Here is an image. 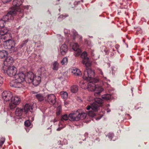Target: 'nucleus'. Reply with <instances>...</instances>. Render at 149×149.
Returning <instances> with one entry per match:
<instances>
[{"instance_id":"nucleus-6","label":"nucleus","mask_w":149,"mask_h":149,"mask_svg":"<svg viewBox=\"0 0 149 149\" xmlns=\"http://www.w3.org/2000/svg\"><path fill=\"white\" fill-rule=\"evenodd\" d=\"M22 2L21 0H14L13 2V5L14 7H15L14 10H14L17 13L16 14L14 15H18L19 17L22 18L23 16L24 11L23 9H19L18 11L17 10L16 7H17L20 6L22 3Z\"/></svg>"},{"instance_id":"nucleus-27","label":"nucleus","mask_w":149,"mask_h":149,"mask_svg":"<svg viewBox=\"0 0 149 149\" xmlns=\"http://www.w3.org/2000/svg\"><path fill=\"white\" fill-rule=\"evenodd\" d=\"M79 110L80 113H79V117H80V119L82 120L86 118V114L85 113L82 112L81 110Z\"/></svg>"},{"instance_id":"nucleus-30","label":"nucleus","mask_w":149,"mask_h":149,"mask_svg":"<svg viewBox=\"0 0 149 149\" xmlns=\"http://www.w3.org/2000/svg\"><path fill=\"white\" fill-rule=\"evenodd\" d=\"M72 49L74 51L77 50L78 49H80L79 48V46L77 43H74L72 45Z\"/></svg>"},{"instance_id":"nucleus-15","label":"nucleus","mask_w":149,"mask_h":149,"mask_svg":"<svg viewBox=\"0 0 149 149\" xmlns=\"http://www.w3.org/2000/svg\"><path fill=\"white\" fill-rule=\"evenodd\" d=\"M12 38L11 34L8 32L5 34L1 36V39H2V41L0 43V45L2 44L5 41H7L11 39ZM1 39V38H0Z\"/></svg>"},{"instance_id":"nucleus-36","label":"nucleus","mask_w":149,"mask_h":149,"mask_svg":"<svg viewBox=\"0 0 149 149\" xmlns=\"http://www.w3.org/2000/svg\"><path fill=\"white\" fill-rule=\"evenodd\" d=\"M5 141V139L4 138H1L0 139V146H1L4 143Z\"/></svg>"},{"instance_id":"nucleus-41","label":"nucleus","mask_w":149,"mask_h":149,"mask_svg":"<svg viewBox=\"0 0 149 149\" xmlns=\"http://www.w3.org/2000/svg\"><path fill=\"white\" fill-rule=\"evenodd\" d=\"M76 36V34H75L73 36L72 38L73 40H74L75 38V36Z\"/></svg>"},{"instance_id":"nucleus-45","label":"nucleus","mask_w":149,"mask_h":149,"mask_svg":"<svg viewBox=\"0 0 149 149\" xmlns=\"http://www.w3.org/2000/svg\"><path fill=\"white\" fill-rule=\"evenodd\" d=\"M26 8V6H24V8Z\"/></svg>"},{"instance_id":"nucleus-16","label":"nucleus","mask_w":149,"mask_h":149,"mask_svg":"<svg viewBox=\"0 0 149 149\" xmlns=\"http://www.w3.org/2000/svg\"><path fill=\"white\" fill-rule=\"evenodd\" d=\"M34 74L32 72L27 73L26 76L25 75L24 81L27 83H30L32 81Z\"/></svg>"},{"instance_id":"nucleus-2","label":"nucleus","mask_w":149,"mask_h":149,"mask_svg":"<svg viewBox=\"0 0 149 149\" xmlns=\"http://www.w3.org/2000/svg\"><path fill=\"white\" fill-rule=\"evenodd\" d=\"M102 100L98 98H97L94 99V102L91 104V106L88 105L86 107L88 115L91 117H95V119L96 120L100 119L102 117V116H97L96 114L93 111H97L99 107L102 106L103 104Z\"/></svg>"},{"instance_id":"nucleus-38","label":"nucleus","mask_w":149,"mask_h":149,"mask_svg":"<svg viewBox=\"0 0 149 149\" xmlns=\"http://www.w3.org/2000/svg\"><path fill=\"white\" fill-rule=\"evenodd\" d=\"M3 78L1 76H0V86H1L3 84Z\"/></svg>"},{"instance_id":"nucleus-23","label":"nucleus","mask_w":149,"mask_h":149,"mask_svg":"<svg viewBox=\"0 0 149 149\" xmlns=\"http://www.w3.org/2000/svg\"><path fill=\"white\" fill-rule=\"evenodd\" d=\"M36 99L39 102H42L44 100L45 97L42 94H38L35 95Z\"/></svg>"},{"instance_id":"nucleus-1","label":"nucleus","mask_w":149,"mask_h":149,"mask_svg":"<svg viewBox=\"0 0 149 149\" xmlns=\"http://www.w3.org/2000/svg\"><path fill=\"white\" fill-rule=\"evenodd\" d=\"M81 57L82 59V63L85 65L86 70L84 72L83 78L85 80L90 81L92 80L94 77L95 72L93 71L90 68L91 63L89 58L87 57V53L84 52L81 54Z\"/></svg>"},{"instance_id":"nucleus-4","label":"nucleus","mask_w":149,"mask_h":149,"mask_svg":"<svg viewBox=\"0 0 149 149\" xmlns=\"http://www.w3.org/2000/svg\"><path fill=\"white\" fill-rule=\"evenodd\" d=\"M5 49L9 50L11 52H16L17 48L15 47V43L14 40L11 39L9 40L5 41L3 44Z\"/></svg>"},{"instance_id":"nucleus-31","label":"nucleus","mask_w":149,"mask_h":149,"mask_svg":"<svg viewBox=\"0 0 149 149\" xmlns=\"http://www.w3.org/2000/svg\"><path fill=\"white\" fill-rule=\"evenodd\" d=\"M68 62V58L66 57L64 58L61 61V63L62 65L67 64Z\"/></svg>"},{"instance_id":"nucleus-12","label":"nucleus","mask_w":149,"mask_h":149,"mask_svg":"<svg viewBox=\"0 0 149 149\" xmlns=\"http://www.w3.org/2000/svg\"><path fill=\"white\" fill-rule=\"evenodd\" d=\"M45 102H47L50 104H54L56 102V97L53 94L48 95L45 99Z\"/></svg>"},{"instance_id":"nucleus-13","label":"nucleus","mask_w":149,"mask_h":149,"mask_svg":"<svg viewBox=\"0 0 149 149\" xmlns=\"http://www.w3.org/2000/svg\"><path fill=\"white\" fill-rule=\"evenodd\" d=\"M25 77V75L23 72H20L16 74L14 77L15 79L23 83L24 81Z\"/></svg>"},{"instance_id":"nucleus-11","label":"nucleus","mask_w":149,"mask_h":149,"mask_svg":"<svg viewBox=\"0 0 149 149\" xmlns=\"http://www.w3.org/2000/svg\"><path fill=\"white\" fill-rule=\"evenodd\" d=\"M80 110H78L76 112L73 113L69 114V120L71 121H78L80 119L79 116Z\"/></svg>"},{"instance_id":"nucleus-28","label":"nucleus","mask_w":149,"mask_h":149,"mask_svg":"<svg viewBox=\"0 0 149 149\" xmlns=\"http://www.w3.org/2000/svg\"><path fill=\"white\" fill-rule=\"evenodd\" d=\"M111 97L110 95L107 94L104 95H103L102 96V98L104 100H109Z\"/></svg>"},{"instance_id":"nucleus-37","label":"nucleus","mask_w":149,"mask_h":149,"mask_svg":"<svg viewBox=\"0 0 149 149\" xmlns=\"http://www.w3.org/2000/svg\"><path fill=\"white\" fill-rule=\"evenodd\" d=\"M61 112V109H59V108H58L57 111L56 112V115L57 116H59Z\"/></svg>"},{"instance_id":"nucleus-33","label":"nucleus","mask_w":149,"mask_h":149,"mask_svg":"<svg viewBox=\"0 0 149 149\" xmlns=\"http://www.w3.org/2000/svg\"><path fill=\"white\" fill-rule=\"evenodd\" d=\"M28 41V39L26 40H25L23 41L22 42V43L21 44L20 46L21 48H22L23 47L24 45H26V44Z\"/></svg>"},{"instance_id":"nucleus-22","label":"nucleus","mask_w":149,"mask_h":149,"mask_svg":"<svg viewBox=\"0 0 149 149\" xmlns=\"http://www.w3.org/2000/svg\"><path fill=\"white\" fill-rule=\"evenodd\" d=\"M8 55V52L6 51L3 50L0 51V58H4Z\"/></svg>"},{"instance_id":"nucleus-29","label":"nucleus","mask_w":149,"mask_h":149,"mask_svg":"<svg viewBox=\"0 0 149 149\" xmlns=\"http://www.w3.org/2000/svg\"><path fill=\"white\" fill-rule=\"evenodd\" d=\"M59 63L56 62H55L53 64V70H57L58 69Z\"/></svg>"},{"instance_id":"nucleus-17","label":"nucleus","mask_w":149,"mask_h":149,"mask_svg":"<svg viewBox=\"0 0 149 149\" xmlns=\"http://www.w3.org/2000/svg\"><path fill=\"white\" fill-rule=\"evenodd\" d=\"M4 58V64L5 66H10L13 64V60L11 57L10 56H8L7 55Z\"/></svg>"},{"instance_id":"nucleus-24","label":"nucleus","mask_w":149,"mask_h":149,"mask_svg":"<svg viewBox=\"0 0 149 149\" xmlns=\"http://www.w3.org/2000/svg\"><path fill=\"white\" fill-rule=\"evenodd\" d=\"M71 91L74 93L77 92L78 90V87L77 85H73L70 88Z\"/></svg>"},{"instance_id":"nucleus-47","label":"nucleus","mask_w":149,"mask_h":149,"mask_svg":"<svg viewBox=\"0 0 149 149\" xmlns=\"http://www.w3.org/2000/svg\"><path fill=\"white\" fill-rule=\"evenodd\" d=\"M66 141V139H65L64 140V141Z\"/></svg>"},{"instance_id":"nucleus-5","label":"nucleus","mask_w":149,"mask_h":149,"mask_svg":"<svg viewBox=\"0 0 149 149\" xmlns=\"http://www.w3.org/2000/svg\"><path fill=\"white\" fill-rule=\"evenodd\" d=\"M32 105H29L26 104L25 105L24 109L17 108L15 111V114L16 116H21L23 113L26 114L29 110L31 111V110L32 109Z\"/></svg>"},{"instance_id":"nucleus-26","label":"nucleus","mask_w":149,"mask_h":149,"mask_svg":"<svg viewBox=\"0 0 149 149\" xmlns=\"http://www.w3.org/2000/svg\"><path fill=\"white\" fill-rule=\"evenodd\" d=\"M61 97L64 99H66L68 97V94L66 92L62 91L60 92Z\"/></svg>"},{"instance_id":"nucleus-10","label":"nucleus","mask_w":149,"mask_h":149,"mask_svg":"<svg viewBox=\"0 0 149 149\" xmlns=\"http://www.w3.org/2000/svg\"><path fill=\"white\" fill-rule=\"evenodd\" d=\"M17 72V69L13 66H10L7 68L6 72L9 77L15 76Z\"/></svg>"},{"instance_id":"nucleus-7","label":"nucleus","mask_w":149,"mask_h":149,"mask_svg":"<svg viewBox=\"0 0 149 149\" xmlns=\"http://www.w3.org/2000/svg\"><path fill=\"white\" fill-rule=\"evenodd\" d=\"M88 88L89 90L95 92L94 95L95 96L99 95L103 90L101 86L93 84L89 85Z\"/></svg>"},{"instance_id":"nucleus-8","label":"nucleus","mask_w":149,"mask_h":149,"mask_svg":"<svg viewBox=\"0 0 149 149\" xmlns=\"http://www.w3.org/2000/svg\"><path fill=\"white\" fill-rule=\"evenodd\" d=\"M20 98L18 96H15L14 97H13L9 102V105L10 109H12L15 108L17 105L20 103Z\"/></svg>"},{"instance_id":"nucleus-44","label":"nucleus","mask_w":149,"mask_h":149,"mask_svg":"<svg viewBox=\"0 0 149 149\" xmlns=\"http://www.w3.org/2000/svg\"><path fill=\"white\" fill-rule=\"evenodd\" d=\"M57 131H59V130H60V129L59 128H58L57 129Z\"/></svg>"},{"instance_id":"nucleus-21","label":"nucleus","mask_w":149,"mask_h":149,"mask_svg":"<svg viewBox=\"0 0 149 149\" xmlns=\"http://www.w3.org/2000/svg\"><path fill=\"white\" fill-rule=\"evenodd\" d=\"M72 72L75 75L80 76L82 74L80 70L76 68H74L72 70Z\"/></svg>"},{"instance_id":"nucleus-3","label":"nucleus","mask_w":149,"mask_h":149,"mask_svg":"<svg viewBox=\"0 0 149 149\" xmlns=\"http://www.w3.org/2000/svg\"><path fill=\"white\" fill-rule=\"evenodd\" d=\"M17 13L14 10H10L7 15H4L3 17L0 19V28L4 27L6 22L8 20L14 19L13 16Z\"/></svg>"},{"instance_id":"nucleus-42","label":"nucleus","mask_w":149,"mask_h":149,"mask_svg":"<svg viewBox=\"0 0 149 149\" xmlns=\"http://www.w3.org/2000/svg\"><path fill=\"white\" fill-rule=\"evenodd\" d=\"M57 121V120L56 119H54V122L55 123Z\"/></svg>"},{"instance_id":"nucleus-19","label":"nucleus","mask_w":149,"mask_h":149,"mask_svg":"<svg viewBox=\"0 0 149 149\" xmlns=\"http://www.w3.org/2000/svg\"><path fill=\"white\" fill-rule=\"evenodd\" d=\"M68 50L67 47L65 44L63 45L60 48V52L63 55H65Z\"/></svg>"},{"instance_id":"nucleus-43","label":"nucleus","mask_w":149,"mask_h":149,"mask_svg":"<svg viewBox=\"0 0 149 149\" xmlns=\"http://www.w3.org/2000/svg\"><path fill=\"white\" fill-rule=\"evenodd\" d=\"M63 17V15H60L59 17V18H61V17Z\"/></svg>"},{"instance_id":"nucleus-9","label":"nucleus","mask_w":149,"mask_h":149,"mask_svg":"<svg viewBox=\"0 0 149 149\" xmlns=\"http://www.w3.org/2000/svg\"><path fill=\"white\" fill-rule=\"evenodd\" d=\"M2 96L4 102H9L13 97V95L10 92L5 91L2 93Z\"/></svg>"},{"instance_id":"nucleus-32","label":"nucleus","mask_w":149,"mask_h":149,"mask_svg":"<svg viewBox=\"0 0 149 149\" xmlns=\"http://www.w3.org/2000/svg\"><path fill=\"white\" fill-rule=\"evenodd\" d=\"M75 51V52L74 53V54L75 56L78 57L80 55L81 52V50L80 49H78V50Z\"/></svg>"},{"instance_id":"nucleus-46","label":"nucleus","mask_w":149,"mask_h":149,"mask_svg":"<svg viewBox=\"0 0 149 149\" xmlns=\"http://www.w3.org/2000/svg\"><path fill=\"white\" fill-rule=\"evenodd\" d=\"M81 1L82 2H83V1L82 0H81Z\"/></svg>"},{"instance_id":"nucleus-40","label":"nucleus","mask_w":149,"mask_h":149,"mask_svg":"<svg viewBox=\"0 0 149 149\" xmlns=\"http://www.w3.org/2000/svg\"><path fill=\"white\" fill-rule=\"evenodd\" d=\"M11 0H2V1L3 3H6L10 2Z\"/></svg>"},{"instance_id":"nucleus-39","label":"nucleus","mask_w":149,"mask_h":149,"mask_svg":"<svg viewBox=\"0 0 149 149\" xmlns=\"http://www.w3.org/2000/svg\"><path fill=\"white\" fill-rule=\"evenodd\" d=\"M97 71L99 73H100V74H101L102 75H103V73L101 69H99Z\"/></svg>"},{"instance_id":"nucleus-14","label":"nucleus","mask_w":149,"mask_h":149,"mask_svg":"<svg viewBox=\"0 0 149 149\" xmlns=\"http://www.w3.org/2000/svg\"><path fill=\"white\" fill-rule=\"evenodd\" d=\"M23 84V83L16 79L11 81L10 83V86L15 88H20L22 87Z\"/></svg>"},{"instance_id":"nucleus-35","label":"nucleus","mask_w":149,"mask_h":149,"mask_svg":"<svg viewBox=\"0 0 149 149\" xmlns=\"http://www.w3.org/2000/svg\"><path fill=\"white\" fill-rule=\"evenodd\" d=\"M114 136V134H113L110 133H109L107 135V136L110 139V140H112V138Z\"/></svg>"},{"instance_id":"nucleus-20","label":"nucleus","mask_w":149,"mask_h":149,"mask_svg":"<svg viewBox=\"0 0 149 149\" xmlns=\"http://www.w3.org/2000/svg\"><path fill=\"white\" fill-rule=\"evenodd\" d=\"M8 30L6 27L0 28V38H1V36L8 32ZM2 41L1 39H0V43Z\"/></svg>"},{"instance_id":"nucleus-25","label":"nucleus","mask_w":149,"mask_h":149,"mask_svg":"<svg viewBox=\"0 0 149 149\" xmlns=\"http://www.w3.org/2000/svg\"><path fill=\"white\" fill-rule=\"evenodd\" d=\"M68 119H69V116L68 117L67 114H65L63 115L61 117L60 122L59 123V124L61 125V122H63L64 120L66 121Z\"/></svg>"},{"instance_id":"nucleus-18","label":"nucleus","mask_w":149,"mask_h":149,"mask_svg":"<svg viewBox=\"0 0 149 149\" xmlns=\"http://www.w3.org/2000/svg\"><path fill=\"white\" fill-rule=\"evenodd\" d=\"M41 80V77L39 76L34 75L33 76V79L32 80V81L31 83L35 86L38 85L40 84Z\"/></svg>"},{"instance_id":"nucleus-34","label":"nucleus","mask_w":149,"mask_h":149,"mask_svg":"<svg viewBox=\"0 0 149 149\" xmlns=\"http://www.w3.org/2000/svg\"><path fill=\"white\" fill-rule=\"evenodd\" d=\"M24 125L26 127H28L31 125V123L29 120H27L25 122Z\"/></svg>"}]
</instances>
